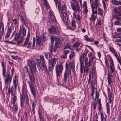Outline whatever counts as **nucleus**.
I'll list each match as a JSON object with an SVG mask.
<instances>
[{"label":"nucleus","instance_id":"nucleus-1","mask_svg":"<svg viewBox=\"0 0 121 121\" xmlns=\"http://www.w3.org/2000/svg\"><path fill=\"white\" fill-rule=\"evenodd\" d=\"M65 68L66 71H68L69 72V74H71V69H75V65L73 62H70L69 64V62L67 61L65 64Z\"/></svg>","mask_w":121,"mask_h":121},{"label":"nucleus","instance_id":"nucleus-2","mask_svg":"<svg viewBox=\"0 0 121 121\" xmlns=\"http://www.w3.org/2000/svg\"><path fill=\"white\" fill-rule=\"evenodd\" d=\"M48 32L49 33L53 34H56L58 35L59 33V30L57 26L53 25L52 26L51 28L48 29Z\"/></svg>","mask_w":121,"mask_h":121},{"label":"nucleus","instance_id":"nucleus-3","mask_svg":"<svg viewBox=\"0 0 121 121\" xmlns=\"http://www.w3.org/2000/svg\"><path fill=\"white\" fill-rule=\"evenodd\" d=\"M56 58H52L51 59L48 60L49 70L51 71L53 69V67L56 64Z\"/></svg>","mask_w":121,"mask_h":121},{"label":"nucleus","instance_id":"nucleus-4","mask_svg":"<svg viewBox=\"0 0 121 121\" xmlns=\"http://www.w3.org/2000/svg\"><path fill=\"white\" fill-rule=\"evenodd\" d=\"M63 66L62 64H60L58 65L57 64L56 68V72L57 78L60 73L62 72L63 70Z\"/></svg>","mask_w":121,"mask_h":121},{"label":"nucleus","instance_id":"nucleus-5","mask_svg":"<svg viewBox=\"0 0 121 121\" xmlns=\"http://www.w3.org/2000/svg\"><path fill=\"white\" fill-rule=\"evenodd\" d=\"M10 73H7L5 77V86L7 88L8 87L9 84L10 85L12 80V77L10 75Z\"/></svg>","mask_w":121,"mask_h":121},{"label":"nucleus","instance_id":"nucleus-6","mask_svg":"<svg viewBox=\"0 0 121 121\" xmlns=\"http://www.w3.org/2000/svg\"><path fill=\"white\" fill-rule=\"evenodd\" d=\"M66 6L65 5H63L62 7L61 13H60V15L61 17H64V18L63 19V20H64V19H65V17L68 15V14L66 13Z\"/></svg>","mask_w":121,"mask_h":121},{"label":"nucleus","instance_id":"nucleus-7","mask_svg":"<svg viewBox=\"0 0 121 121\" xmlns=\"http://www.w3.org/2000/svg\"><path fill=\"white\" fill-rule=\"evenodd\" d=\"M79 0L80 1L81 7V8H83L85 14L87 13L88 10L87 9L88 8L86 2L84 1L83 3V4H82V0Z\"/></svg>","mask_w":121,"mask_h":121},{"label":"nucleus","instance_id":"nucleus-8","mask_svg":"<svg viewBox=\"0 0 121 121\" xmlns=\"http://www.w3.org/2000/svg\"><path fill=\"white\" fill-rule=\"evenodd\" d=\"M100 5L99 0H95L91 4L92 10L93 11L95 8H97Z\"/></svg>","mask_w":121,"mask_h":121},{"label":"nucleus","instance_id":"nucleus-9","mask_svg":"<svg viewBox=\"0 0 121 121\" xmlns=\"http://www.w3.org/2000/svg\"><path fill=\"white\" fill-rule=\"evenodd\" d=\"M28 64L30 67L31 71L36 72V69L35 63L32 61H29Z\"/></svg>","mask_w":121,"mask_h":121},{"label":"nucleus","instance_id":"nucleus-10","mask_svg":"<svg viewBox=\"0 0 121 121\" xmlns=\"http://www.w3.org/2000/svg\"><path fill=\"white\" fill-rule=\"evenodd\" d=\"M28 83L30 88L31 92L33 95L34 97H35L36 92L33 84L31 82H30L29 81H28Z\"/></svg>","mask_w":121,"mask_h":121},{"label":"nucleus","instance_id":"nucleus-11","mask_svg":"<svg viewBox=\"0 0 121 121\" xmlns=\"http://www.w3.org/2000/svg\"><path fill=\"white\" fill-rule=\"evenodd\" d=\"M88 57H89V65L88 66L90 67L92 64V62L94 59V56L93 55V54L91 52L88 54Z\"/></svg>","mask_w":121,"mask_h":121},{"label":"nucleus","instance_id":"nucleus-12","mask_svg":"<svg viewBox=\"0 0 121 121\" xmlns=\"http://www.w3.org/2000/svg\"><path fill=\"white\" fill-rule=\"evenodd\" d=\"M50 15V19L51 21L54 23H56V20L54 16L53 15L52 11H51L49 12Z\"/></svg>","mask_w":121,"mask_h":121},{"label":"nucleus","instance_id":"nucleus-13","mask_svg":"<svg viewBox=\"0 0 121 121\" xmlns=\"http://www.w3.org/2000/svg\"><path fill=\"white\" fill-rule=\"evenodd\" d=\"M35 37H33V43L32 45V42L30 41L28 43V45L27 46V47L28 48H34L35 45Z\"/></svg>","mask_w":121,"mask_h":121},{"label":"nucleus","instance_id":"nucleus-14","mask_svg":"<svg viewBox=\"0 0 121 121\" xmlns=\"http://www.w3.org/2000/svg\"><path fill=\"white\" fill-rule=\"evenodd\" d=\"M71 6L72 9L75 12L77 11L78 12H80V9L79 6L75 5L72 2Z\"/></svg>","mask_w":121,"mask_h":121},{"label":"nucleus","instance_id":"nucleus-15","mask_svg":"<svg viewBox=\"0 0 121 121\" xmlns=\"http://www.w3.org/2000/svg\"><path fill=\"white\" fill-rule=\"evenodd\" d=\"M57 49V48L55 47L53 48V46L52 44L49 45V49L52 54L54 55H56V54H54V53L56 52Z\"/></svg>","mask_w":121,"mask_h":121},{"label":"nucleus","instance_id":"nucleus-16","mask_svg":"<svg viewBox=\"0 0 121 121\" xmlns=\"http://www.w3.org/2000/svg\"><path fill=\"white\" fill-rule=\"evenodd\" d=\"M33 71H31L29 73V76L30 80L31 81L30 82L33 83L35 82V80L33 73Z\"/></svg>","mask_w":121,"mask_h":121},{"label":"nucleus","instance_id":"nucleus-17","mask_svg":"<svg viewBox=\"0 0 121 121\" xmlns=\"http://www.w3.org/2000/svg\"><path fill=\"white\" fill-rule=\"evenodd\" d=\"M80 45V43L78 42L75 43L73 45H72V49L78 51V47Z\"/></svg>","mask_w":121,"mask_h":121},{"label":"nucleus","instance_id":"nucleus-18","mask_svg":"<svg viewBox=\"0 0 121 121\" xmlns=\"http://www.w3.org/2000/svg\"><path fill=\"white\" fill-rule=\"evenodd\" d=\"M39 67L42 70H44L46 71H48L46 65L45 63L42 62V64L40 65Z\"/></svg>","mask_w":121,"mask_h":121},{"label":"nucleus","instance_id":"nucleus-19","mask_svg":"<svg viewBox=\"0 0 121 121\" xmlns=\"http://www.w3.org/2000/svg\"><path fill=\"white\" fill-rule=\"evenodd\" d=\"M87 55V54L83 53L80 56L79 59L80 64H84L83 63L84 58Z\"/></svg>","mask_w":121,"mask_h":121},{"label":"nucleus","instance_id":"nucleus-20","mask_svg":"<svg viewBox=\"0 0 121 121\" xmlns=\"http://www.w3.org/2000/svg\"><path fill=\"white\" fill-rule=\"evenodd\" d=\"M68 16H66V17H65V19H64V20H63V19L64 18V17H61L62 20L63 22H64V23H65V25L66 26H68L69 25L70 23V21L69 20V19L68 17Z\"/></svg>","mask_w":121,"mask_h":121},{"label":"nucleus","instance_id":"nucleus-21","mask_svg":"<svg viewBox=\"0 0 121 121\" xmlns=\"http://www.w3.org/2000/svg\"><path fill=\"white\" fill-rule=\"evenodd\" d=\"M27 86L24 83H23L22 86V94H25L26 95V94H27Z\"/></svg>","mask_w":121,"mask_h":121},{"label":"nucleus","instance_id":"nucleus-22","mask_svg":"<svg viewBox=\"0 0 121 121\" xmlns=\"http://www.w3.org/2000/svg\"><path fill=\"white\" fill-rule=\"evenodd\" d=\"M30 37V34L28 33L27 35L26 38L25 40L24 43L23 45H22L23 46L26 47L27 46V43H29Z\"/></svg>","mask_w":121,"mask_h":121},{"label":"nucleus","instance_id":"nucleus-23","mask_svg":"<svg viewBox=\"0 0 121 121\" xmlns=\"http://www.w3.org/2000/svg\"><path fill=\"white\" fill-rule=\"evenodd\" d=\"M55 3L57 7L58 5V9L59 10H60L61 9V5L60 4V0H54Z\"/></svg>","mask_w":121,"mask_h":121},{"label":"nucleus","instance_id":"nucleus-24","mask_svg":"<svg viewBox=\"0 0 121 121\" xmlns=\"http://www.w3.org/2000/svg\"><path fill=\"white\" fill-rule=\"evenodd\" d=\"M107 79L108 80V84L111 85V83L112 82L111 78L112 77L113 75L112 74H107Z\"/></svg>","mask_w":121,"mask_h":121},{"label":"nucleus","instance_id":"nucleus-25","mask_svg":"<svg viewBox=\"0 0 121 121\" xmlns=\"http://www.w3.org/2000/svg\"><path fill=\"white\" fill-rule=\"evenodd\" d=\"M70 52V51L68 50L64 51L62 54V57L64 59L66 58L67 54L69 53Z\"/></svg>","mask_w":121,"mask_h":121},{"label":"nucleus","instance_id":"nucleus-26","mask_svg":"<svg viewBox=\"0 0 121 121\" xmlns=\"http://www.w3.org/2000/svg\"><path fill=\"white\" fill-rule=\"evenodd\" d=\"M28 69L26 67H24L23 69V75L24 76H26L28 75Z\"/></svg>","mask_w":121,"mask_h":121},{"label":"nucleus","instance_id":"nucleus-27","mask_svg":"<svg viewBox=\"0 0 121 121\" xmlns=\"http://www.w3.org/2000/svg\"><path fill=\"white\" fill-rule=\"evenodd\" d=\"M110 68L111 70L109 71L108 72V74H111L112 75V73L115 71V68L114 66H112L111 65H110Z\"/></svg>","mask_w":121,"mask_h":121},{"label":"nucleus","instance_id":"nucleus-28","mask_svg":"<svg viewBox=\"0 0 121 121\" xmlns=\"http://www.w3.org/2000/svg\"><path fill=\"white\" fill-rule=\"evenodd\" d=\"M36 45L38 47H39L40 45L42 43L40 38L39 36H36Z\"/></svg>","mask_w":121,"mask_h":121},{"label":"nucleus","instance_id":"nucleus-29","mask_svg":"<svg viewBox=\"0 0 121 121\" xmlns=\"http://www.w3.org/2000/svg\"><path fill=\"white\" fill-rule=\"evenodd\" d=\"M114 10L117 16H121V12L118 8H115Z\"/></svg>","mask_w":121,"mask_h":121},{"label":"nucleus","instance_id":"nucleus-30","mask_svg":"<svg viewBox=\"0 0 121 121\" xmlns=\"http://www.w3.org/2000/svg\"><path fill=\"white\" fill-rule=\"evenodd\" d=\"M111 2L113 5H117L121 4V2L116 0H112Z\"/></svg>","mask_w":121,"mask_h":121},{"label":"nucleus","instance_id":"nucleus-31","mask_svg":"<svg viewBox=\"0 0 121 121\" xmlns=\"http://www.w3.org/2000/svg\"><path fill=\"white\" fill-rule=\"evenodd\" d=\"M69 77L68 74H67L66 72H65L64 75L63 80L64 82H66L67 80V77Z\"/></svg>","mask_w":121,"mask_h":121},{"label":"nucleus","instance_id":"nucleus-32","mask_svg":"<svg viewBox=\"0 0 121 121\" xmlns=\"http://www.w3.org/2000/svg\"><path fill=\"white\" fill-rule=\"evenodd\" d=\"M94 93H93L92 92L91 94V96L92 97V98H93L94 100H95L96 98L98 99V98L99 97V93H98L97 92V91L96 90V94H95L96 96H95V98H94L93 95H94Z\"/></svg>","mask_w":121,"mask_h":121},{"label":"nucleus","instance_id":"nucleus-33","mask_svg":"<svg viewBox=\"0 0 121 121\" xmlns=\"http://www.w3.org/2000/svg\"><path fill=\"white\" fill-rule=\"evenodd\" d=\"M1 28H2V30L1 32V35H4V23L2 22L0 23V30Z\"/></svg>","mask_w":121,"mask_h":121},{"label":"nucleus","instance_id":"nucleus-34","mask_svg":"<svg viewBox=\"0 0 121 121\" xmlns=\"http://www.w3.org/2000/svg\"><path fill=\"white\" fill-rule=\"evenodd\" d=\"M11 30L12 29L11 28H8L7 30L6 35H5V36L7 38H8L9 37L10 34L11 32Z\"/></svg>","mask_w":121,"mask_h":121},{"label":"nucleus","instance_id":"nucleus-35","mask_svg":"<svg viewBox=\"0 0 121 121\" xmlns=\"http://www.w3.org/2000/svg\"><path fill=\"white\" fill-rule=\"evenodd\" d=\"M108 99L109 100V103H112V101L113 100V97H112V95L111 93L109 94H108Z\"/></svg>","mask_w":121,"mask_h":121},{"label":"nucleus","instance_id":"nucleus-36","mask_svg":"<svg viewBox=\"0 0 121 121\" xmlns=\"http://www.w3.org/2000/svg\"><path fill=\"white\" fill-rule=\"evenodd\" d=\"M21 32H19V33L16 34H15V36L14 38V40H17L18 39H19V38L20 37V36L21 35Z\"/></svg>","mask_w":121,"mask_h":121},{"label":"nucleus","instance_id":"nucleus-37","mask_svg":"<svg viewBox=\"0 0 121 121\" xmlns=\"http://www.w3.org/2000/svg\"><path fill=\"white\" fill-rule=\"evenodd\" d=\"M88 67H89L88 65L85 66L84 69V72L85 73H86V74L88 73L89 69Z\"/></svg>","mask_w":121,"mask_h":121},{"label":"nucleus","instance_id":"nucleus-38","mask_svg":"<svg viewBox=\"0 0 121 121\" xmlns=\"http://www.w3.org/2000/svg\"><path fill=\"white\" fill-rule=\"evenodd\" d=\"M12 103L13 105L15 104V103L17 101V97L16 96L14 95L13 97L12 98Z\"/></svg>","mask_w":121,"mask_h":121},{"label":"nucleus","instance_id":"nucleus-39","mask_svg":"<svg viewBox=\"0 0 121 121\" xmlns=\"http://www.w3.org/2000/svg\"><path fill=\"white\" fill-rule=\"evenodd\" d=\"M24 40V38L23 36H21V38H20L17 41V44H20V43H22Z\"/></svg>","mask_w":121,"mask_h":121},{"label":"nucleus","instance_id":"nucleus-40","mask_svg":"<svg viewBox=\"0 0 121 121\" xmlns=\"http://www.w3.org/2000/svg\"><path fill=\"white\" fill-rule=\"evenodd\" d=\"M45 56L46 59H48L50 58L51 56V54L49 52H45Z\"/></svg>","mask_w":121,"mask_h":121},{"label":"nucleus","instance_id":"nucleus-41","mask_svg":"<svg viewBox=\"0 0 121 121\" xmlns=\"http://www.w3.org/2000/svg\"><path fill=\"white\" fill-rule=\"evenodd\" d=\"M13 88L12 87L11 89L10 87H9L8 88V92L9 95H10L11 93V94L12 95L13 92V90L12 89Z\"/></svg>","mask_w":121,"mask_h":121},{"label":"nucleus","instance_id":"nucleus-42","mask_svg":"<svg viewBox=\"0 0 121 121\" xmlns=\"http://www.w3.org/2000/svg\"><path fill=\"white\" fill-rule=\"evenodd\" d=\"M25 98L26 100V103L27 105L28 104H29V98L27 94H26V95H25Z\"/></svg>","mask_w":121,"mask_h":121},{"label":"nucleus","instance_id":"nucleus-43","mask_svg":"<svg viewBox=\"0 0 121 121\" xmlns=\"http://www.w3.org/2000/svg\"><path fill=\"white\" fill-rule=\"evenodd\" d=\"M37 101L36 100L34 99L32 103V108H35V107L36 105Z\"/></svg>","mask_w":121,"mask_h":121},{"label":"nucleus","instance_id":"nucleus-44","mask_svg":"<svg viewBox=\"0 0 121 121\" xmlns=\"http://www.w3.org/2000/svg\"><path fill=\"white\" fill-rule=\"evenodd\" d=\"M96 16L94 15L93 14H92L91 15V17L90 18V19L91 20L94 21L96 19Z\"/></svg>","mask_w":121,"mask_h":121},{"label":"nucleus","instance_id":"nucleus-45","mask_svg":"<svg viewBox=\"0 0 121 121\" xmlns=\"http://www.w3.org/2000/svg\"><path fill=\"white\" fill-rule=\"evenodd\" d=\"M25 98V94H21L20 95V100L21 102H24V100Z\"/></svg>","mask_w":121,"mask_h":121},{"label":"nucleus","instance_id":"nucleus-46","mask_svg":"<svg viewBox=\"0 0 121 121\" xmlns=\"http://www.w3.org/2000/svg\"><path fill=\"white\" fill-rule=\"evenodd\" d=\"M17 78L16 76H15V78L13 80V82L15 88H16L17 86L16 83Z\"/></svg>","mask_w":121,"mask_h":121},{"label":"nucleus","instance_id":"nucleus-47","mask_svg":"<svg viewBox=\"0 0 121 121\" xmlns=\"http://www.w3.org/2000/svg\"><path fill=\"white\" fill-rule=\"evenodd\" d=\"M75 53L74 52L72 51L71 53L69 55V58L71 59H72L75 55Z\"/></svg>","mask_w":121,"mask_h":121},{"label":"nucleus","instance_id":"nucleus-48","mask_svg":"<svg viewBox=\"0 0 121 121\" xmlns=\"http://www.w3.org/2000/svg\"><path fill=\"white\" fill-rule=\"evenodd\" d=\"M13 106L14 107L13 109L14 111H16V112L18 110V107L17 104H15L13 105Z\"/></svg>","mask_w":121,"mask_h":121},{"label":"nucleus","instance_id":"nucleus-49","mask_svg":"<svg viewBox=\"0 0 121 121\" xmlns=\"http://www.w3.org/2000/svg\"><path fill=\"white\" fill-rule=\"evenodd\" d=\"M80 73L81 74L83 72L84 64H80Z\"/></svg>","mask_w":121,"mask_h":121},{"label":"nucleus","instance_id":"nucleus-50","mask_svg":"<svg viewBox=\"0 0 121 121\" xmlns=\"http://www.w3.org/2000/svg\"><path fill=\"white\" fill-rule=\"evenodd\" d=\"M114 17H115V18L117 19V21L119 22H121V17H118L117 16H115Z\"/></svg>","mask_w":121,"mask_h":121},{"label":"nucleus","instance_id":"nucleus-51","mask_svg":"<svg viewBox=\"0 0 121 121\" xmlns=\"http://www.w3.org/2000/svg\"><path fill=\"white\" fill-rule=\"evenodd\" d=\"M88 58L87 57L85 58V66L89 65V62L88 63Z\"/></svg>","mask_w":121,"mask_h":121},{"label":"nucleus","instance_id":"nucleus-52","mask_svg":"<svg viewBox=\"0 0 121 121\" xmlns=\"http://www.w3.org/2000/svg\"><path fill=\"white\" fill-rule=\"evenodd\" d=\"M3 69V73L2 74L4 78L6 76L5 74L6 73V69Z\"/></svg>","mask_w":121,"mask_h":121},{"label":"nucleus","instance_id":"nucleus-53","mask_svg":"<svg viewBox=\"0 0 121 121\" xmlns=\"http://www.w3.org/2000/svg\"><path fill=\"white\" fill-rule=\"evenodd\" d=\"M121 35V33H119V34L117 33V35H115L113 36V37L114 38H121V36L118 35Z\"/></svg>","mask_w":121,"mask_h":121},{"label":"nucleus","instance_id":"nucleus-54","mask_svg":"<svg viewBox=\"0 0 121 121\" xmlns=\"http://www.w3.org/2000/svg\"><path fill=\"white\" fill-rule=\"evenodd\" d=\"M54 39L56 41V43H58L60 42V39L58 37H55L54 38Z\"/></svg>","mask_w":121,"mask_h":121},{"label":"nucleus","instance_id":"nucleus-55","mask_svg":"<svg viewBox=\"0 0 121 121\" xmlns=\"http://www.w3.org/2000/svg\"><path fill=\"white\" fill-rule=\"evenodd\" d=\"M61 45V43L60 42L55 43V47L57 48L60 47Z\"/></svg>","mask_w":121,"mask_h":121},{"label":"nucleus","instance_id":"nucleus-56","mask_svg":"<svg viewBox=\"0 0 121 121\" xmlns=\"http://www.w3.org/2000/svg\"><path fill=\"white\" fill-rule=\"evenodd\" d=\"M39 119H40V121H41L42 120H43L42 113H41V112H39Z\"/></svg>","mask_w":121,"mask_h":121},{"label":"nucleus","instance_id":"nucleus-57","mask_svg":"<svg viewBox=\"0 0 121 121\" xmlns=\"http://www.w3.org/2000/svg\"><path fill=\"white\" fill-rule=\"evenodd\" d=\"M68 48L72 49V45L70 46L69 44H68L66 45L64 48V49Z\"/></svg>","mask_w":121,"mask_h":121},{"label":"nucleus","instance_id":"nucleus-58","mask_svg":"<svg viewBox=\"0 0 121 121\" xmlns=\"http://www.w3.org/2000/svg\"><path fill=\"white\" fill-rule=\"evenodd\" d=\"M40 58L41 60L42 61V62L45 63V61L44 59V57L43 55L40 56Z\"/></svg>","mask_w":121,"mask_h":121},{"label":"nucleus","instance_id":"nucleus-59","mask_svg":"<svg viewBox=\"0 0 121 121\" xmlns=\"http://www.w3.org/2000/svg\"><path fill=\"white\" fill-rule=\"evenodd\" d=\"M108 1V0H102V2L104 8H105V2H106Z\"/></svg>","mask_w":121,"mask_h":121},{"label":"nucleus","instance_id":"nucleus-60","mask_svg":"<svg viewBox=\"0 0 121 121\" xmlns=\"http://www.w3.org/2000/svg\"><path fill=\"white\" fill-rule=\"evenodd\" d=\"M113 24L115 25H119L121 24V22H119L117 21H115L113 23Z\"/></svg>","mask_w":121,"mask_h":121},{"label":"nucleus","instance_id":"nucleus-61","mask_svg":"<svg viewBox=\"0 0 121 121\" xmlns=\"http://www.w3.org/2000/svg\"><path fill=\"white\" fill-rule=\"evenodd\" d=\"M1 65L3 69L6 68L5 67V65L4 61H2L1 62Z\"/></svg>","mask_w":121,"mask_h":121},{"label":"nucleus","instance_id":"nucleus-62","mask_svg":"<svg viewBox=\"0 0 121 121\" xmlns=\"http://www.w3.org/2000/svg\"><path fill=\"white\" fill-rule=\"evenodd\" d=\"M38 65V67H39L40 66V65H41L42 63H41V62L40 60L39 59H38L37 60Z\"/></svg>","mask_w":121,"mask_h":121},{"label":"nucleus","instance_id":"nucleus-63","mask_svg":"<svg viewBox=\"0 0 121 121\" xmlns=\"http://www.w3.org/2000/svg\"><path fill=\"white\" fill-rule=\"evenodd\" d=\"M88 40L87 41H89V42H91L93 41H94V39L93 38H88Z\"/></svg>","mask_w":121,"mask_h":121},{"label":"nucleus","instance_id":"nucleus-64","mask_svg":"<svg viewBox=\"0 0 121 121\" xmlns=\"http://www.w3.org/2000/svg\"><path fill=\"white\" fill-rule=\"evenodd\" d=\"M28 115H27L26 112H25L24 113L23 118L25 119H26V118Z\"/></svg>","mask_w":121,"mask_h":121}]
</instances>
